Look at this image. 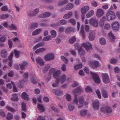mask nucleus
<instances>
[{
	"instance_id": "obj_3",
	"label": "nucleus",
	"mask_w": 120,
	"mask_h": 120,
	"mask_svg": "<svg viewBox=\"0 0 120 120\" xmlns=\"http://www.w3.org/2000/svg\"><path fill=\"white\" fill-rule=\"evenodd\" d=\"M106 17L108 20L109 21L115 19L116 16L115 13L112 11L109 10L107 14Z\"/></svg>"
},
{
	"instance_id": "obj_16",
	"label": "nucleus",
	"mask_w": 120,
	"mask_h": 120,
	"mask_svg": "<svg viewBox=\"0 0 120 120\" xmlns=\"http://www.w3.org/2000/svg\"><path fill=\"white\" fill-rule=\"evenodd\" d=\"M36 62L39 64L41 66L44 65V62L42 59L41 58L38 57L36 58Z\"/></svg>"
},
{
	"instance_id": "obj_58",
	"label": "nucleus",
	"mask_w": 120,
	"mask_h": 120,
	"mask_svg": "<svg viewBox=\"0 0 120 120\" xmlns=\"http://www.w3.org/2000/svg\"><path fill=\"white\" fill-rule=\"evenodd\" d=\"M11 83L13 85V91L15 92H17V88H16L15 85L14 84V82H11Z\"/></svg>"
},
{
	"instance_id": "obj_44",
	"label": "nucleus",
	"mask_w": 120,
	"mask_h": 120,
	"mask_svg": "<svg viewBox=\"0 0 120 120\" xmlns=\"http://www.w3.org/2000/svg\"><path fill=\"white\" fill-rule=\"evenodd\" d=\"M60 73V70L56 71L53 74V77L55 78H56L59 75Z\"/></svg>"
},
{
	"instance_id": "obj_41",
	"label": "nucleus",
	"mask_w": 120,
	"mask_h": 120,
	"mask_svg": "<svg viewBox=\"0 0 120 120\" xmlns=\"http://www.w3.org/2000/svg\"><path fill=\"white\" fill-rule=\"evenodd\" d=\"M52 38V37L50 36H48L44 37L42 39V41H48L50 40Z\"/></svg>"
},
{
	"instance_id": "obj_52",
	"label": "nucleus",
	"mask_w": 120,
	"mask_h": 120,
	"mask_svg": "<svg viewBox=\"0 0 120 120\" xmlns=\"http://www.w3.org/2000/svg\"><path fill=\"white\" fill-rule=\"evenodd\" d=\"M76 38L75 36L70 38L69 40V42L71 43H73L75 42L76 40Z\"/></svg>"
},
{
	"instance_id": "obj_64",
	"label": "nucleus",
	"mask_w": 120,
	"mask_h": 120,
	"mask_svg": "<svg viewBox=\"0 0 120 120\" xmlns=\"http://www.w3.org/2000/svg\"><path fill=\"white\" fill-rule=\"evenodd\" d=\"M49 68V65L48 64L44 68V71L46 72L47 71Z\"/></svg>"
},
{
	"instance_id": "obj_23",
	"label": "nucleus",
	"mask_w": 120,
	"mask_h": 120,
	"mask_svg": "<svg viewBox=\"0 0 120 120\" xmlns=\"http://www.w3.org/2000/svg\"><path fill=\"white\" fill-rule=\"evenodd\" d=\"M101 92L102 96L104 98H106L108 97V94L105 90L102 89L101 90Z\"/></svg>"
},
{
	"instance_id": "obj_56",
	"label": "nucleus",
	"mask_w": 120,
	"mask_h": 120,
	"mask_svg": "<svg viewBox=\"0 0 120 120\" xmlns=\"http://www.w3.org/2000/svg\"><path fill=\"white\" fill-rule=\"evenodd\" d=\"M39 10L38 8H36L34 9L33 11L34 15H35L39 12Z\"/></svg>"
},
{
	"instance_id": "obj_7",
	"label": "nucleus",
	"mask_w": 120,
	"mask_h": 120,
	"mask_svg": "<svg viewBox=\"0 0 120 120\" xmlns=\"http://www.w3.org/2000/svg\"><path fill=\"white\" fill-rule=\"evenodd\" d=\"M67 23L66 21L65 20H61L58 22L56 24H53L51 25V26L55 27L60 25H63L66 24Z\"/></svg>"
},
{
	"instance_id": "obj_11",
	"label": "nucleus",
	"mask_w": 120,
	"mask_h": 120,
	"mask_svg": "<svg viewBox=\"0 0 120 120\" xmlns=\"http://www.w3.org/2000/svg\"><path fill=\"white\" fill-rule=\"evenodd\" d=\"M104 14V11L103 9H98L96 13V16L98 18H100L101 16Z\"/></svg>"
},
{
	"instance_id": "obj_50",
	"label": "nucleus",
	"mask_w": 120,
	"mask_h": 120,
	"mask_svg": "<svg viewBox=\"0 0 120 120\" xmlns=\"http://www.w3.org/2000/svg\"><path fill=\"white\" fill-rule=\"evenodd\" d=\"M14 52L16 57L18 58L19 56L20 53L18 51L15 50L14 51Z\"/></svg>"
},
{
	"instance_id": "obj_18",
	"label": "nucleus",
	"mask_w": 120,
	"mask_h": 120,
	"mask_svg": "<svg viewBox=\"0 0 120 120\" xmlns=\"http://www.w3.org/2000/svg\"><path fill=\"white\" fill-rule=\"evenodd\" d=\"M51 15V13L49 12H47L39 15L38 16L40 18H45Z\"/></svg>"
},
{
	"instance_id": "obj_53",
	"label": "nucleus",
	"mask_w": 120,
	"mask_h": 120,
	"mask_svg": "<svg viewBox=\"0 0 120 120\" xmlns=\"http://www.w3.org/2000/svg\"><path fill=\"white\" fill-rule=\"evenodd\" d=\"M86 91V92H90L92 91V90L91 87L90 86H87L85 89Z\"/></svg>"
},
{
	"instance_id": "obj_43",
	"label": "nucleus",
	"mask_w": 120,
	"mask_h": 120,
	"mask_svg": "<svg viewBox=\"0 0 120 120\" xmlns=\"http://www.w3.org/2000/svg\"><path fill=\"white\" fill-rule=\"evenodd\" d=\"M87 113L86 110H83L80 112V115L81 116H84L86 115Z\"/></svg>"
},
{
	"instance_id": "obj_19",
	"label": "nucleus",
	"mask_w": 120,
	"mask_h": 120,
	"mask_svg": "<svg viewBox=\"0 0 120 120\" xmlns=\"http://www.w3.org/2000/svg\"><path fill=\"white\" fill-rule=\"evenodd\" d=\"M95 33L93 31H91L89 36V38L90 40L92 41L95 38Z\"/></svg>"
},
{
	"instance_id": "obj_8",
	"label": "nucleus",
	"mask_w": 120,
	"mask_h": 120,
	"mask_svg": "<svg viewBox=\"0 0 120 120\" xmlns=\"http://www.w3.org/2000/svg\"><path fill=\"white\" fill-rule=\"evenodd\" d=\"M112 25L114 31H117L118 30L119 27V24L118 22L116 21L113 22L112 24Z\"/></svg>"
},
{
	"instance_id": "obj_57",
	"label": "nucleus",
	"mask_w": 120,
	"mask_h": 120,
	"mask_svg": "<svg viewBox=\"0 0 120 120\" xmlns=\"http://www.w3.org/2000/svg\"><path fill=\"white\" fill-rule=\"evenodd\" d=\"M96 93L97 95L98 98L99 99L101 98V96L100 92L98 90H97L96 91Z\"/></svg>"
},
{
	"instance_id": "obj_13",
	"label": "nucleus",
	"mask_w": 120,
	"mask_h": 120,
	"mask_svg": "<svg viewBox=\"0 0 120 120\" xmlns=\"http://www.w3.org/2000/svg\"><path fill=\"white\" fill-rule=\"evenodd\" d=\"M108 36L110 41L113 42L115 41V38L114 35L112 34V31L108 34Z\"/></svg>"
},
{
	"instance_id": "obj_48",
	"label": "nucleus",
	"mask_w": 120,
	"mask_h": 120,
	"mask_svg": "<svg viewBox=\"0 0 120 120\" xmlns=\"http://www.w3.org/2000/svg\"><path fill=\"white\" fill-rule=\"evenodd\" d=\"M8 15L7 14H3L0 15V18L1 19H6L8 18Z\"/></svg>"
},
{
	"instance_id": "obj_20",
	"label": "nucleus",
	"mask_w": 120,
	"mask_h": 120,
	"mask_svg": "<svg viewBox=\"0 0 120 120\" xmlns=\"http://www.w3.org/2000/svg\"><path fill=\"white\" fill-rule=\"evenodd\" d=\"M79 101L80 105H79L78 106L79 108H81L83 106L82 104L84 102V98L82 97H81L79 98Z\"/></svg>"
},
{
	"instance_id": "obj_26",
	"label": "nucleus",
	"mask_w": 120,
	"mask_h": 120,
	"mask_svg": "<svg viewBox=\"0 0 120 120\" xmlns=\"http://www.w3.org/2000/svg\"><path fill=\"white\" fill-rule=\"evenodd\" d=\"M37 106L39 110L41 112H43L45 111V109L43 105L40 104H38Z\"/></svg>"
},
{
	"instance_id": "obj_34",
	"label": "nucleus",
	"mask_w": 120,
	"mask_h": 120,
	"mask_svg": "<svg viewBox=\"0 0 120 120\" xmlns=\"http://www.w3.org/2000/svg\"><path fill=\"white\" fill-rule=\"evenodd\" d=\"M94 14V12L93 10H91L86 15V17L87 18H89L93 16Z\"/></svg>"
},
{
	"instance_id": "obj_2",
	"label": "nucleus",
	"mask_w": 120,
	"mask_h": 120,
	"mask_svg": "<svg viewBox=\"0 0 120 120\" xmlns=\"http://www.w3.org/2000/svg\"><path fill=\"white\" fill-rule=\"evenodd\" d=\"M101 111L105 113L109 114L112 112V109L109 107L106 106H103L101 108Z\"/></svg>"
},
{
	"instance_id": "obj_36",
	"label": "nucleus",
	"mask_w": 120,
	"mask_h": 120,
	"mask_svg": "<svg viewBox=\"0 0 120 120\" xmlns=\"http://www.w3.org/2000/svg\"><path fill=\"white\" fill-rule=\"evenodd\" d=\"M80 32L82 34V36L83 39L85 37V35L84 33L83 25H82L81 26Z\"/></svg>"
},
{
	"instance_id": "obj_61",
	"label": "nucleus",
	"mask_w": 120,
	"mask_h": 120,
	"mask_svg": "<svg viewBox=\"0 0 120 120\" xmlns=\"http://www.w3.org/2000/svg\"><path fill=\"white\" fill-rule=\"evenodd\" d=\"M117 61L118 60L114 59H112L111 60L110 62L112 64H115L117 62Z\"/></svg>"
},
{
	"instance_id": "obj_14",
	"label": "nucleus",
	"mask_w": 120,
	"mask_h": 120,
	"mask_svg": "<svg viewBox=\"0 0 120 120\" xmlns=\"http://www.w3.org/2000/svg\"><path fill=\"white\" fill-rule=\"evenodd\" d=\"M90 22L91 24L95 27H97L98 25V22L95 19H90Z\"/></svg>"
},
{
	"instance_id": "obj_10",
	"label": "nucleus",
	"mask_w": 120,
	"mask_h": 120,
	"mask_svg": "<svg viewBox=\"0 0 120 120\" xmlns=\"http://www.w3.org/2000/svg\"><path fill=\"white\" fill-rule=\"evenodd\" d=\"M90 64L91 67L93 68H95L98 67L99 65V62L96 61L94 62L90 61Z\"/></svg>"
},
{
	"instance_id": "obj_22",
	"label": "nucleus",
	"mask_w": 120,
	"mask_h": 120,
	"mask_svg": "<svg viewBox=\"0 0 120 120\" xmlns=\"http://www.w3.org/2000/svg\"><path fill=\"white\" fill-rule=\"evenodd\" d=\"M22 98L23 99L28 101L29 99L28 95L25 92H23L22 94Z\"/></svg>"
},
{
	"instance_id": "obj_35",
	"label": "nucleus",
	"mask_w": 120,
	"mask_h": 120,
	"mask_svg": "<svg viewBox=\"0 0 120 120\" xmlns=\"http://www.w3.org/2000/svg\"><path fill=\"white\" fill-rule=\"evenodd\" d=\"M59 82V78H57L56 80L55 83L52 84V86L53 87H56L58 86Z\"/></svg>"
},
{
	"instance_id": "obj_27",
	"label": "nucleus",
	"mask_w": 120,
	"mask_h": 120,
	"mask_svg": "<svg viewBox=\"0 0 120 120\" xmlns=\"http://www.w3.org/2000/svg\"><path fill=\"white\" fill-rule=\"evenodd\" d=\"M1 55L2 57L5 58L7 55V53L6 50L5 49L2 50L1 52Z\"/></svg>"
},
{
	"instance_id": "obj_60",
	"label": "nucleus",
	"mask_w": 120,
	"mask_h": 120,
	"mask_svg": "<svg viewBox=\"0 0 120 120\" xmlns=\"http://www.w3.org/2000/svg\"><path fill=\"white\" fill-rule=\"evenodd\" d=\"M110 27L109 24L108 23H106L104 26V28L106 30H109V29Z\"/></svg>"
},
{
	"instance_id": "obj_17",
	"label": "nucleus",
	"mask_w": 120,
	"mask_h": 120,
	"mask_svg": "<svg viewBox=\"0 0 120 120\" xmlns=\"http://www.w3.org/2000/svg\"><path fill=\"white\" fill-rule=\"evenodd\" d=\"M13 56V53L12 52L10 55L8 57V59L9 60L8 63L9 66L10 67H11L12 66L13 63V61L12 60V58Z\"/></svg>"
},
{
	"instance_id": "obj_31",
	"label": "nucleus",
	"mask_w": 120,
	"mask_h": 120,
	"mask_svg": "<svg viewBox=\"0 0 120 120\" xmlns=\"http://www.w3.org/2000/svg\"><path fill=\"white\" fill-rule=\"evenodd\" d=\"M42 31L41 28L36 29L32 33V34L33 35H35L38 34Z\"/></svg>"
},
{
	"instance_id": "obj_24",
	"label": "nucleus",
	"mask_w": 120,
	"mask_h": 120,
	"mask_svg": "<svg viewBox=\"0 0 120 120\" xmlns=\"http://www.w3.org/2000/svg\"><path fill=\"white\" fill-rule=\"evenodd\" d=\"M66 76L65 74H63L62 76H61L60 78H59L60 79V81L61 83H63L65 81L66 79Z\"/></svg>"
},
{
	"instance_id": "obj_49",
	"label": "nucleus",
	"mask_w": 120,
	"mask_h": 120,
	"mask_svg": "<svg viewBox=\"0 0 120 120\" xmlns=\"http://www.w3.org/2000/svg\"><path fill=\"white\" fill-rule=\"evenodd\" d=\"M68 2V1L67 0L59 1V2L58 5L60 6L63 5L64 4H66Z\"/></svg>"
},
{
	"instance_id": "obj_5",
	"label": "nucleus",
	"mask_w": 120,
	"mask_h": 120,
	"mask_svg": "<svg viewBox=\"0 0 120 120\" xmlns=\"http://www.w3.org/2000/svg\"><path fill=\"white\" fill-rule=\"evenodd\" d=\"M90 74L92 76L94 80L96 83H99L100 82V79L97 74L91 71L90 72Z\"/></svg>"
},
{
	"instance_id": "obj_45",
	"label": "nucleus",
	"mask_w": 120,
	"mask_h": 120,
	"mask_svg": "<svg viewBox=\"0 0 120 120\" xmlns=\"http://www.w3.org/2000/svg\"><path fill=\"white\" fill-rule=\"evenodd\" d=\"M38 24L37 23H33L31 24V28L34 29L38 26Z\"/></svg>"
},
{
	"instance_id": "obj_47",
	"label": "nucleus",
	"mask_w": 120,
	"mask_h": 120,
	"mask_svg": "<svg viewBox=\"0 0 120 120\" xmlns=\"http://www.w3.org/2000/svg\"><path fill=\"white\" fill-rule=\"evenodd\" d=\"M62 60L64 61L65 63L66 64L68 62V59H66L65 57L63 56H62L61 57Z\"/></svg>"
},
{
	"instance_id": "obj_39",
	"label": "nucleus",
	"mask_w": 120,
	"mask_h": 120,
	"mask_svg": "<svg viewBox=\"0 0 120 120\" xmlns=\"http://www.w3.org/2000/svg\"><path fill=\"white\" fill-rule=\"evenodd\" d=\"M79 53L81 56H82L84 55L85 52L83 50L81 47H80L79 49Z\"/></svg>"
},
{
	"instance_id": "obj_38",
	"label": "nucleus",
	"mask_w": 120,
	"mask_h": 120,
	"mask_svg": "<svg viewBox=\"0 0 120 120\" xmlns=\"http://www.w3.org/2000/svg\"><path fill=\"white\" fill-rule=\"evenodd\" d=\"M100 43L102 45H104L106 43V41L105 39L103 38H101L100 39Z\"/></svg>"
},
{
	"instance_id": "obj_21",
	"label": "nucleus",
	"mask_w": 120,
	"mask_h": 120,
	"mask_svg": "<svg viewBox=\"0 0 120 120\" xmlns=\"http://www.w3.org/2000/svg\"><path fill=\"white\" fill-rule=\"evenodd\" d=\"M27 65L28 63L27 62L25 61H23L21 64H20L21 69H25V67Z\"/></svg>"
},
{
	"instance_id": "obj_29",
	"label": "nucleus",
	"mask_w": 120,
	"mask_h": 120,
	"mask_svg": "<svg viewBox=\"0 0 120 120\" xmlns=\"http://www.w3.org/2000/svg\"><path fill=\"white\" fill-rule=\"evenodd\" d=\"M54 92L55 93V94L57 96H60L63 94V92L60 90H54Z\"/></svg>"
},
{
	"instance_id": "obj_25",
	"label": "nucleus",
	"mask_w": 120,
	"mask_h": 120,
	"mask_svg": "<svg viewBox=\"0 0 120 120\" xmlns=\"http://www.w3.org/2000/svg\"><path fill=\"white\" fill-rule=\"evenodd\" d=\"M72 13L71 12H70L67 14H65L63 16V18L65 19L70 18L72 16Z\"/></svg>"
},
{
	"instance_id": "obj_40",
	"label": "nucleus",
	"mask_w": 120,
	"mask_h": 120,
	"mask_svg": "<svg viewBox=\"0 0 120 120\" xmlns=\"http://www.w3.org/2000/svg\"><path fill=\"white\" fill-rule=\"evenodd\" d=\"M75 108V105L72 104H70L69 105L68 109L70 111L73 110Z\"/></svg>"
},
{
	"instance_id": "obj_1",
	"label": "nucleus",
	"mask_w": 120,
	"mask_h": 120,
	"mask_svg": "<svg viewBox=\"0 0 120 120\" xmlns=\"http://www.w3.org/2000/svg\"><path fill=\"white\" fill-rule=\"evenodd\" d=\"M82 91V89L81 87L79 86L73 92V94L75 95V98L73 101V102L76 105H77L78 102L77 96Z\"/></svg>"
},
{
	"instance_id": "obj_51",
	"label": "nucleus",
	"mask_w": 120,
	"mask_h": 120,
	"mask_svg": "<svg viewBox=\"0 0 120 120\" xmlns=\"http://www.w3.org/2000/svg\"><path fill=\"white\" fill-rule=\"evenodd\" d=\"M13 118V116L11 114L9 113L7 115L6 118L8 120H10L12 119Z\"/></svg>"
},
{
	"instance_id": "obj_12",
	"label": "nucleus",
	"mask_w": 120,
	"mask_h": 120,
	"mask_svg": "<svg viewBox=\"0 0 120 120\" xmlns=\"http://www.w3.org/2000/svg\"><path fill=\"white\" fill-rule=\"evenodd\" d=\"M99 102L97 100L95 101L92 103L93 107L94 109L96 110H98L99 108Z\"/></svg>"
},
{
	"instance_id": "obj_42",
	"label": "nucleus",
	"mask_w": 120,
	"mask_h": 120,
	"mask_svg": "<svg viewBox=\"0 0 120 120\" xmlns=\"http://www.w3.org/2000/svg\"><path fill=\"white\" fill-rule=\"evenodd\" d=\"M8 27L11 30H17L16 27L13 24H12L11 26H8Z\"/></svg>"
},
{
	"instance_id": "obj_62",
	"label": "nucleus",
	"mask_w": 120,
	"mask_h": 120,
	"mask_svg": "<svg viewBox=\"0 0 120 120\" xmlns=\"http://www.w3.org/2000/svg\"><path fill=\"white\" fill-rule=\"evenodd\" d=\"M56 71V69L54 68H52L49 70V74L51 75L53 74Z\"/></svg>"
},
{
	"instance_id": "obj_15",
	"label": "nucleus",
	"mask_w": 120,
	"mask_h": 120,
	"mask_svg": "<svg viewBox=\"0 0 120 120\" xmlns=\"http://www.w3.org/2000/svg\"><path fill=\"white\" fill-rule=\"evenodd\" d=\"M89 9V7L88 6H85L82 7L81 10L82 14L85 15Z\"/></svg>"
},
{
	"instance_id": "obj_32",
	"label": "nucleus",
	"mask_w": 120,
	"mask_h": 120,
	"mask_svg": "<svg viewBox=\"0 0 120 120\" xmlns=\"http://www.w3.org/2000/svg\"><path fill=\"white\" fill-rule=\"evenodd\" d=\"M45 44L44 42H41L36 44L34 47V49L36 50L37 49L41 46H43Z\"/></svg>"
},
{
	"instance_id": "obj_37",
	"label": "nucleus",
	"mask_w": 120,
	"mask_h": 120,
	"mask_svg": "<svg viewBox=\"0 0 120 120\" xmlns=\"http://www.w3.org/2000/svg\"><path fill=\"white\" fill-rule=\"evenodd\" d=\"M51 34L52 35V38H54L56 35V31L53 30H52L51 31Z\"/></svg>"
},
{
	"instance_id": "obj_9",
	"label": "nucleus",
	"mask_w": 120,
	"mask_h": 120,
	"mask_svg": "<svg viewBox=\"0 0 120 120\" xmlns=\"http://www.w3.org/2000/svg\"><path fill=\"white\" fill-rule=\"evenodd\" d=\"M54 55L52 54H48L45 55V59L47 61L52 60L54 58Z\"/></svg>"
},
{
	"instance_id": "obj_6",
	"label": "nucleus",
	"mask_w": 120,
	"mask_h": 120,
	"mask_svg": "<svg viewBox=\"0 0 120 120\" xmlns=\"http://www.w3.org/2000/svg\"><path fill=\"white\" fill-rule=\"evenodd\" d=\"M102 80L104 83L106 84L110 82V78L107 74L103 73L102 75Z\"/></svg>"
},
{
	"instance_id": "obj_55",
	"label": "nucleus",
	"mask_w": 120,
	"mask_h": 120,
	"mask_svg": "<svg viewBox=\"0 0 120 120\" xmlns=\"http://www.w3.org/2000/svg\"><path fill=\"white\" fill-rule=\"evenodd\" d=\"M22 110L24 111H26V107L25 104L22 103Z\"/></svg>"
},
{
	"instance_id": "obj_30",
	"label": "nucleus",
	"mask_w": 120,
	"mask_h": 120,
	"mask_svg": "<svg viewBox=\"0 0 120 120\" xmlns=\"http://www.w3.org/2000/svg\"><path fill=\"white\" fill-rule=\"evenodd\" d=\"M73 7V4H72L69 3L65 7V9L69 10L71 9Z\"/></svg>"
},
{
	"instance_id": "obj_54",
	"label": "nucleus",
	"mask_w": 120,
	"mask_h": 120,
	"mask_svg": "<svg viewBox=\"0 0 120 120\" xmlns=\"http://www.w3.org/2000/svg\"><path fill=\"white\" fill-rule=\"evenodd\" d=\"M51 109L55 112H60V111L59 109L56 108H55L54 106H52L51 107Z\"/></svg>"
},
{
	"instance_id": "obj_46",
	"label": "nucleus",
	"mask_w": 120,
	"mask_h": 120,
	"mask_svg": "<svg viewBox=\"0 0 120 120\" xmlns=\"http://www.w3.org/2000/svg\"><path fill=\"white\" fill-rule=\"evenodd\" d=\"M82 67V65L81 64L77 65L75 67V69L76 70H77L81 68Z\"/></svg>"
},
{
	"instance_id": "obj_63",
	"label": "nucleus",
	"mask_w": 120,
	"mask_h": 120,
	"mask_svg": "<svg viewBox=\"0 0 120 120\" xmlns=\"http://www.w3.org/2000/svg\"><path fill=\"white\" fill-rule=\"evenodd\" d=\"M31 79L32 82L33 83L35 84L37 82L36 81V79L35 76L34 77L31 76Z\"/></svg>"
},
{
	"instance_id": "obj_28",
	"label": "nucleus",
	"mask_w": 120,
	"mask_h": 120,
	"mask_svg": "<svg viewBox=\"0 0 120 120\" xmlns=\"http://www.w3.org/2000/svg\"><path fill=\"white\" fill-rule=\"evenodd\" d=\"M75 30V29L72 27H68L66 29L65 32L67 33H69L71 32L74 31Z\"/></svg>"
},
{
	"instance_id": "obj_33",
	"label": "nucleus",
	"mask_w": 120,
	"mask_h": 120,
	"mask_svg": "<svg viewBox=\"0 0 120 120\" xmlns=\"http://www.w3.org/2000/svg\"><path fill=\"white\" fill-rule=\"evenodd\" d=\"M13 98H11L12 100L13 101H17L18 100V98L17 95L15 94H13Z\"/></svg>"
},
{
	"instance_id": "obj_59",
	"label": "nucleus",
	"mask_w": 120,
	"mask_h": 120,
	"mask_svg": "<svg viewBox=\"0 0 120 120\" xmlns=\"http://www.w3.org/2000/svg\"><path fill=\"white\" fill-rule=\"evenodd\" d=\"M69 22L73 25H75L76 23L74 19H71L69 20Z\"/></svg>"
},
{
	"instance_id": "obj_4",
	"label": "nucleus",
	"mask_w": 120,
	"mask_h": 120,
	"mask_svg": "<svg viewBox=\"0 0 120 120\" xmlns=\"http://www.w3.org/2000/svg\"><path fill=\"white\" fill-rule=\"evenodd\" d=\"M82 45L86 49L87 52L89 53L90 52V50L92 49V47L90 42H87L86 43H82Z\"/></svg>"
}]
</instances>
